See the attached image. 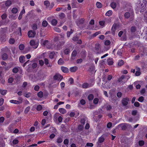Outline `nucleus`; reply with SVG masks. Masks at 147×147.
Here are the masks:
<instances>
[{"instance_id": "obj_1", "label": "nucleus", "mask_w": 147, "mask_h": 147, "mask_svg": "<svg viewBox=\"0 0 147 147\" xmlns=\"http://www.w3.org/2000/svg\"><path fill=\"white\" fill-rule=\"evenodd\" d=\"M129 78V76H127L123 75H122L118 78L117 83H120L122 85H123L127 81Z\"/></svg>"}, {"instance_id": "obj_2", "label": "nucleus", "mask_w": 147, "mask_h": 147, "mask_svg": "<svg viewBox=\"0 0 147 147\" xmlns=\"http://www.w3.org/2000/svg\"><path fill=\"white\" fill-rule=\"evenodd\" d=\"M71 47L70 45H67L65 46L64 49L63 51L65 55H67L69 54L72 50Z\"/></svg>"}, {"instance_id": "obj_3", "label": "nucleus", "mask_w": 147, "mask_h": 147, "mask_svg": "<svg viewBox=\"0 0 147 147\" xmlns=\"http://www.w3.org/2000/svg\"><path fill=\"white\" fill-rule=\"evenodd\" d=\"M63 76L60 74H56L53 77V79L55 80L61 81L63 79Z\"/></svg>"}, {"instance_id": "obj_4", "label": "nucleus", "mask_w": 147, "mask_h": 147, "mask_svg": "<svg viewBox=\"0 0 147 147\" xmlns=\"http://www.w3.org/2000/svg\"><path fill=\"white\" fill-rule=\"evenodd\" d=\"M36 32L32 30H30L28 32V35L29 38H34L36 35Z\"/></svg>"}, {"instance_id": "obj_5", "label": "nucleus", "mask_w": 147, "mask_h": 147, "mask_svg": "<svg viewBox=\"0 0 147 147\" xmlns=\"http://www.w3.org/2000/svg\"><path fill=\"white\" fill-rule=\"evenodd\" d=\"M30 45L34 49H36L38 46V44L36 43L35 41L31 40L30 42Z\"/></svg>"}, {"instance_id": "obj_6", "label": "nucleus", "mask_w": 147, "mask_h": 147, "mask_svg": "<svg viewBox=\"0 0 147 147\" xmlns=\"http://www.w3.org/2000/svg\"><path fill=\"white\" fill-rule=\"evenodd\" d=\"M129 98L128 97H126L123 98L122 100V103L123 106H125L128 104V101H129Z\"/></svg>"}, {"instance_id": "obj_7", "label": "nucleus", "mask_w": 147, "mask_h": 147, "mask_svg": "<svg viewBox=\"0 0 147 147\" xmlns=\"http://www.w3.org/2000/svg\"><path fill=\"white\" fill-rule=\"evenodd\" d=\"M61 71L64 73H67L69 72V69L68 68L64 67L61 66Z\"/></svg>"}, {"instance_id": "obj_8", "label": "nucleus", "mask_w": 147, "mask_h": 147, "mask_svg": "<svg viewBox=\"0 0 147 147\" xmlns=\"http://www.w3.org/2000/svg\"><path fill=\"white\" fill-rule=\"evenodd\" d=\"M84 129V125L81 124L79 125L77 127V132H81Z\"/></svg>"}, {"instance_id": "obj_9", "label": "nucleus", "mask_w": 147, "mask_h": 147, "mask_svg": "<svg viewBox=\"0 0 147 147\" xmlns=\"http://www.w3.org/2000/svg\"><path fill=\"white\" fill-rule=\"evenodd\" d=\"M78 69V67L76 66L71 67L69 69V70L71 72H75Z\"/></svg>"}, {"instance_id": "obj_10", "label": "nucleus", "mask_w": 147, "mask_h": 147, "mask_svg": "<svg viewBox=\"0 0 147 147\" xmlns=\"http://www.w3.org/2000/svg\"><path fill=\"white\" fill-rule=\"evenodd\" d=\"M25 57L24 56L21 55L20 57L19 60L21 63H23L25 61Z\"/></svg>"}, {"instance_id": "obj_11", "label": "nucleus", "mask_w": 147, "mask_h": 147, "mask_svg": "<svg viewBox=\"0 0 147 147\" xmlns=\"http://www.w3.org/2000/svg\"><path fill=\"white\" fill-rule=\"evenodd\" d=\"M9 102L11 103H13L15 104L18 105L20 103V102L16 100H9Z\"/></svg>"}, {"instance_id": "obj_12", "label": "nucleus", "mask_w": 147, "mask_h": 147, "mask_svg": "<svg viewBox=\"0 0 147 147\" xmlns=\"http://www.w3.org/2000/svg\"><path fill=\"white\" fill-rule=\"evenodd\" d=\"M105 140V138L102 136H101L100 137L98 140V143H102L104 142Z\"/></svg>"}, {"instance_id": "obj_13", "label": "nucleus", "mask_w": 147, "mask_h": 147, "mask_svg": "<svg viewBox=\"0 0 147 147\" xmlns=\"http://www.w3.org/2000/svg\"><path fill=\"white\" fill-rule=\"evenodd\" d=\"M12 4V2L11 0H8L5 1V5L7 7L10 6Z\"/></svg>"}, {"instance_id": "obj_14", "label": "nucleus", "mask_w": 147, "mask_h": 147, "mask_svg": "<svg viewBox=\"0 0 147 147\" xmlns=\"http://www.w3.org/2000/svg\"><path fill=\"white\" fill-rule=\"evenodd\" d=\"M2 58L3 60H5L8 58V55L6 53H4L2 55Z\"/></svg>"}, {"instance_id": "obj_15", "label": "nucleus", "mask_w": 147, "mask_h": 147, "mask_svg": "<svg viewBox=\"0 0 147 147\" xmlns=\"http://www.w3.org/2000/svg\"><path fill=\"white\" fill-rule=\"evenodd\" d=\"M89 87V84L87 83H84L82 85V88H87Z\"/></svg>"}, {"instance_id": "obj_16", "label": "nucleus", "mask_w": 147, "mask_h": 147, "mask_svg": "<svg viewBox=\"0 0 147 147\" xmlns=\"http://www.w3.org/2000/svg\"><path fill=\"white\" fill-rule=\"evenodd\" d=\"M63 141V138L62 137H59L57 139V143H61Z\"/></svg>"}, {"instance_id": "obj_17", "label": "nucleus", "mask_w": 147, "mask_h": 147, "mask_svg": "<svg viewBox=\"0 0 147 147\" xmlns=\"http://www.w3.org/2000/svg\"><path fill=\"white\" fill-rule=\"evenodd\" d=\"M112 11L111 10H109L107 11L105 14V15L108 16H110L112 15Z\"/></svg>"}, {"instance_id": "obj_18", "label": "nucleus", "mask_w": 147, "mask_h": 147, "mask_svg": "<svg viewBox=\"0 0 147 147\" xmlns=\"http://www.w3.org/2000/svg\"><path fill=\"white\" fill-rule=\"evenodd\" d=\"M74 30L71 29L70 31H67V36L68 38L69 37L71 34L73 33Z\"/></svg>"}, {"instance_id": "obj_19", "label": "nucleus", "mask_w": 147, "mask_h": 147, "mask_svg": "<svg viewBox=\"0 0 147 147\" xmlns=\"http://www.w3.org/2000/svg\"><path fill=\"white\" fill-rule=\"evenodd\" d=\"M111 7L113 9H115L117 7V4L116 3L113 2L110 4Z\"/></svg>"}, {"instance_id": "obj_20", "label": "nucleus", "mask_w": 147, "mask_h": 147, "mask_svg": "<svg viewBox=\"0 0 147 147\" xmlns=\"http://www.w3.org/2000/svg\"><path fill=\"white\" fill-rule=\"evenodd\" d=\"M44 4L46 6L47 8H49L50 6V3L48 1L46 0L44 1Z\"/></svg>"}, {"instance_id": "obj_21", "label": "nucleus", "mask_w": 147, "mask_h": 147, "mask_svg": "<svg viewBox=\"0 0 147 147\" xmlns=\"http://www.w3.org/2000/svg\"><path fill=\"white\" fill-rule=\"evenodd\" d=\"M59 112L62 114H65L66 112V110L63 108H59Z\"/></svg>"}, {"instance_id": "obj_22", "label": "nucleus", "mask_w": 147, "mask_h": 147, "mask_svg": "<svg viewBox=\"0 0 147 147\" xmlns=\"http://www.w3.org/2000/svg\"><path fill=\"white\" fill-rule=\"evenodd\" d=\"M94 98V95L92 94H89L88 97V99L89 101L92 100Z\"/></svg>"}, {"instance_id": "obj_23", "label": "nucleus", "mask_w": 147, "mask_h": 147, "mask_svg": "<svg viewBox=\"0 0 147 147\" xmlns=\"http://www.w3.org/2000/svg\"><path fill=\"white\" fill-rule=\"evenodd\" d=\"M55 55V53L53 51L50 52L49 55V58L51 59H53Z\"/></svg>"}, {"instance_id": "obj_24", "label": "nucleus", "mask_w": 147, "mask_h": 147, "mask_svg": "<svg viewBox=\"0 0 147 147\" xmlns=\"http://www.w3.org/2000/svg\"><path fill=\"white\" fill-rule=\"evenodd\" d=\"M100 47V45L99 44H96L95 49L96 51H99Z\"/></svg>"}, {"instance_id": "obj_25", "label": "nucleus", "mask_w": 147, "mask_h": 147, "mask_svg": "<svg viewBox=\"0 0 147 147\" xmlns=\"http://www.w3.org/2000/svg\"><path fill=\"white\" fill-rule=\"evenodd\" d=\"M58 63L59 65H62L64 63V62L63 60V59L60 58L58 61Z\"/></svg>"}, {"instance_id": "obj_26", "label": "nucleus", "mask_w": 147, "mask_h": 147, "mask_svg": "<svg viewBox=\"0 0 147 147\" xmlns=\"http://www.w3.org/2000/svg\"><path fill=\"white\" fill-rule=\"evenodd\" d=\"M18 9L16 7L13 8L11 10V12L13 13H16L18 12Z\"/></svg>"}, {"instance_id": "obj_27", "label": "nucleus", "mask_w": 147, "mask_h": 147, "mask_svg": "<svg viewBox=\"0 0 147 147\" xmlns=\"http://www.w3.org/2000/svg\"><path fill=\"white\" fill-rule=\"evenodd\" d=\"M57 23V20L55 19H53L51 21V24L53 26H56Z\"/></svg>"}, {"instance_id": "obj_28", "label": "nucleus", "mask_w": 147, "mask_h": 147, "mask_svg": "<svg viewBox=\"0 0 147 147\" xmlns=\"http://www.w3.org/2000/svg\"><path fill=\"white\" fill-rule=\"evenodd\" d=\"M124 63V62L122 59L119 60L118 61V65L119 66H121Z\"/></svg>"}, {"instance_id": "obj_29", "label": "nucleus", "mask_w": 147, "mask_h": 147, "mask_svg": "<svg viewBox=\"0 0 147 147\" xmlns=\"http://www.w3.org/2000/svg\"><path fill=\"white\" fill-rule=\"evenodd\" d=\"M77 55V51L76 50H74L72 52L71 54V57H75Z\"/></svg>"}, {"instance_id": "obj_30", "label": "nucleus", "mask_w": 147, "mask_h": 147, "mask_svg": "<svg viewBox=\"0 0 147 147\" xmlns=\"http://www.w3.org/2000/svg\"><path fill=\"white\" fill-rule=\"evenodd\" d=\"M37 96L39 97L40 98H42L43 96V92L41 91H40L38 93Z\"/></svg>"}, {"instance_id": "obj_31", "label": "nucleus", "mask_w": 147, "mask_h": 147, "mask_svg": "<svg viewBox=\"0 0 147 147\" xmlns=\"http://www.w3.org/2000/svg\"><path fill=\"white\" fill-rule=\"evenodd\" d=\"M86 121L85 118L83 117L81 118L80 121V122L82 124L81 125H84L85 124Z\"/></svg>"}, {"instance_id": "obj_32", "label": "nucleus", "mask_w": 147, "mask_h": 147, "mask_svg": "<svg viewBox=\"0 0 147 147\" xmlns=\"http://www.w3.org/2000/svg\"><path fill=\"white\" fill-rule=\"evenodd\" d=\"M48 25V23L46 20H44L42 23V25L44 27H46Z\"/></svg>"}, {"instance_id": "obj_33", "label": "nucleus", "mask_w": 147, "mask_h": 147, "mask_svg": "<svg viewBox=\"0 0 147 147\" xmlns=\"http://www.w3.org/2000/svg\"><path fill=\"white\" fill-rule=\"evenodd\" d=\"M96 5L97 7L98 8H100L102 7V5L101 3L98 2H96Z\"/></svg>"}, {"instance_id": "obj_34", "label": "nucleus", "mask_w": 147, "mask_h": 147, "mask_svg": "<svg viewBox=\"0 0 147 147\" xmlns=\"http://www.w3.org/2000/svg\"><path fill=\"white\" fill-rule=\"evenodd\" d=\"M144 141L143 140H140L138 142V144L139 146H142L144 144Z\"/></svg>"}, {"instance_id": "obj_35", "label": "nucleus", "mask_w": 147, "mask_h": 147, "mask_svg": "<svg viewBox=\"0 0 147 147\" xmlns=\"http://www.w3.org/2000/svg\"><path fill=\"white\" fill-rule=\"evenodd\" d=\"M7 92V91L5 90H1L0 93L3 95H5Z\"/></svg>"}, {"instance_id": "obj_36", "label": "nucleus", "mask_w": 147, "mask_h": 147, "mask_svg": "<svg viewBox=\"0 0 147 147\" xmlns=\"http://www.w3.org/2000/svg\"><path fill=\"white\" fill-rule=\"evenodd\" d=\"M107 63L109 65H113V61L112 59H108L107 60Z\"/></svg>"}, {"instance_id": "obj_37", "label": "nucleus", "mask_w": 147, "mask_h": 147, "mask_svg": "<svg viewBox=\"0 0 147 147\" xmlns=\"http://www.w3.org/2000/svg\"><path fill=\"white\" fill-rule=\"evenodd\" d=\"M130 14L129 13V12H126L125 13L124 15V17L126 19L128 18L130 16Z\"/></svg>"}, {"instance_id": "obj_38", "label": "nucleus", "mask_w": 147, "mask_h": 147, "mask_svg": "<svg viewBox=\"0 0 147 147\" xmlns=\"http://www.w3.org/2000/svg\"><path fill=\"white\" fill-rule=\"evenodd\" d=\"M38 28L37 25L36 24H34L32 27V29L33 31L36 30Z\"/></svg>"}, {"instance_id": "obj_39", "label": "nucleus", "mask_w": 147, "mask_h": 147, "mask_svg": "<svg viewBox=\"0 0 147 147\" xmlns=\"http://www.w3.org/2000/svg\"><path fill=\"white\" fill-rule=\"evenodd\" d=\"M19 71L18 68L17 67H14L12 71L14 73H17Z\"/></svg>"}, {"instance_id": "obj_40", "label": "nucleus", "mask_w": 147, "mask_h": 147, "mask_svg": "<svg viewBox=\"0 0 147 147\" xmlns=\"http://www.w3.org/2000/svg\"><path fill=\"white\" fill-rule=\"evenodd\" d=\"M117 26V24L114 23L112 26L111 30L113 31H115L116 28Z\"/></svg>"}, {"instance_id": "obj_41", "label": "nucleus", "mask_w": 147, "mask_h": 147, "mask_svg": "<svg viewBox=\"0 0 147 147\" xmlns=\"http://www.w3.org/2000/svg\"><path fill=\"white\" fill-rule=\"evenodd\" d=\"M85 20L84 18H81L78 21V23L80 24H83Z\"/></svg>"}, {"instance_id": "obj_42", "label": "nucleus", "mask_w": 147, "mask_h": 147, "mask_svg": "<svg viewBox=\"0 0 147 147\" xmlns=\"http://www.w3.org/2000/svg\"><path fill=\"white\" fill-rule=\"evenodd\" d=\"M105 108L107 111H110L112 109V107L110 105H106Z\"/></svg>"}, {"instance_id": "obj_43", "label": "nucleus", "mask_w": 147, "mask_h": 147, "mask_svg": "<svg viewBox=\"0 0 147 147\" xmlns=\"http://www.w3.org/2000/svg\"><path fill=\"white\" fill-rule=\"evenodd\" d=\"M7 14L5 13L3 14L1 16V18L3 20H5L7 17Z\"/></svg>"}, {"instance_id": "obj_44", "label": "nucleus", "mask_w": 147, "mask_h": 147, "mask_svg": "<svg viewBox=\"0 0 147 147\" xmlns=\"http://www.w3.org/2000/svg\"><path fill=\"white\" fill-rule=\"evenodd\" d=\"M111 42L109 40H105L104 42V44L105 45L108 46L110 45Z\"/></svg>"}, {"instance_id": "obj_45", "label": "nucleus", "mask_w": 147, "mask_h": 147, "mask_svg": "<svg viewBox=\"0 0 147 147\" xmlns=\"http://www.w3.org/2000/svg\"><path fill=\"white\" fill-rule=\"evenodd\" d=\"M30 110V106H28L25 109L24 112L25 113H27Z\"/></svg>"}, {"instance_id": "obj_46", "label": "nucleus", "mask_w": 147, "mask_h": 147, "mask_svg": "<svg viewBox=\"0 0 147 147\" xmlns=\"http://www.w3.org/2000/svg\"><path fill=\"white\" fill-rule=\"evenodd\" d=\"M136 28L135 26H132L130 29L131 32H135L136 30Z\"/></svg>"}, {"instance_id": "obj_47", "label": "nucleus", "mask_w": 147, "mask_h": 147, "mask_svg": "<svg viewBox=\"0 0 147 147\" xmlns=\"http://www.w3.org/2000/svg\"><path fill=\"white\" fill-rule=\"evenodd\" d=\"M24 45L22 44H20L19 46V48L20 50H23L24 48Z\"/></svg>"}, {"instance_id": "obj_48", "label": "nucleus", "mask_w": 147, "mask_h": 147, "mask_svg": "<svg viewBox=\"0 0 147 147\" xmlns=\"http://www.w3.org/2000/svg\"><path fill=\"white\" fill-rule=\"evenodd\" d=\"M144 100V97L143 96H141L139 97L138 99V100L139 102H142Z\"/></svg>"}, {"instance_id": "obj_49", "label": "nucleus", "mask_w": 147, "mask_h": 147, "mask_svg": "<svg viewBox=\"0 0 147 147\" xmlns=\"http://www.w3.org/2000/svg\"><path fill=\"white\" fill-rule=\"evenodd\" d=\"M99 100L98 98H96L93 100V103L95 104H97Z\"/></svg>"}, {"instance_id": "obj_50", "label": "nucleus", "mask_w": 147, "mask_h": 147, "mask_svg": "<svg viewBox=\"0 0 147 147\" xmlns=\"http://www.w3.org/2000/svg\"><path fill=\"white\" fill-rule=\"evenodd\" d=\"M42 109V106L41 105H38L36 107V110L38 111H41Z\"/></svg>"}, {"instance_id": "obj_51", "label": "nucleus", "mask_w": 147, "mask_h": 147, "mask_svg": "<svg viewBox=\"0 0 147 147\" xmlns=\"http://www.w3.org/2000/svg\"><path fill=\"white\" fill-rule=\"evenodd\" d=\"M79 38V37L78 36H76L73 37L72 40L74 42H76L78 40Z\"/></svg>"}, {"instance_id": "obj_52", "label": "nucleus", "mask_w": 147, "mask_h": 147, "mask_svg": "<svg viewBox=\"0 0 147 147\" xmlns=\"http://www.w3.org/2000/svg\"><path fill=\"white\" fill-rule=\"evenodd\" d=\"M13 78L12 77H9L8 80V82L9 83H11L13 81Z\"/></svg>"}, {"instance_id": "obj_53", "label": "nucleus", "mask_w": 147, "mask_h": 147, "mask_svg": "<svg viewBox=\"0 0 147 147\" xmlns=\"http://www.w3.org/2000/svg\"><path fill=\"white\" fill-rule=\"evenodd\" d=\"M99 24L101 26H104L105 22L104 21H101L99 22Z\"/></svg>"}, {"instance_id": "obj_54", "label": "nucleus", "mask_w": 147, "mask_h": 147, "mask_svg": "<svg viewBox=\"0 0 147 147\" xmlns=\"http://www.w3.org/2000/svg\"><path fill=\"white\" fill-rule=\"evenodd\" d=\"M122 93L120 92H118L117 94V96L119 98H121L122 96Z\"/></svg>"}, {"instance_id": "obj_55", "label": "nucleus", "mask_w": 147, "mask_h": 147, "mask_svg": "<svg viewBox=\"0 0 147 147\" xmlns=\"http://www.w3.org/2000/svg\"><path fill=\"white\" fill-rule=\"evenodd\" d=\"M69 82L70 84H73L74 83V79L73 78H71L69 80Z\"/></svg>"}, {"instance_id": "obj_56", "label": "nucleus", "mask_w": 147, "mask_h": 147, "mask_svg": "<svg viewBox=\"0 0 147 147\" xmlns=\"http://www.w3.org/2000/svg\"><path fill=\"white\" fill-rule=\"evenodd\" d=\"M9 43L11 44H12L14 43L15 42V40L14 38H10L9 40Z\"/></svg>"}, {"instance_id": "obj_57", "label": "nucleus", "mask_w": 147, "mask_h": 147, "mask_svg": "<svg viewBox=\"0 0 147 147\" xmlns=\"http://www.w3.org/2000/svg\"><path fill=\"white\" fill-rule=\"evenodd\" d=\"M54 30L57 32H61V30L59 28L57 27H54Z\"/></svg>"}, {"instance_id": "obj_58", "label": "nucleus", "mask_w": 147, "mask_h": 147, "mask_svg": "<svg viewBox=\"0 0 147 147\" xmlns=\"http://www.w3.org/2000/svg\"><path fill=\"white\" fill-rule=\"evenodd\" d=\"M100 33V31L96 32L95 33L93 34L92 35V36L93 37H95Z\"/></svg>"}, {"instance_id": "obj_59", "label": "nucleus", "mask_w": 147, "mask_h": 147, "mask_svg": "<svg viewBox=\"0 0 147 147\" xmlns=\"http://www.w3.org/2000/svg\"><path fill=\"white\" fill-rule=\"evenodd\" d=\"M19 142V141L17 139H14L13 140L12 143L13 144H18Z\"/></svg>"}, {"instance_id": "obj_60", "label": "nucleus", "mask_w": 147, "mask_h": 147, "mask_svg": "<svg viewBox=\"0 0 147 147\" xmlns=\"http://www.w3.org/2000/svg\"><path fill=\"white\" fill-rule=\"evenodd\" d=\"M86 146H87L92 147L93 146V144L92 143L88 142L86 143Z\"/></svg>"}, {"instance_id": "obj_61", "label": "nucleus", "mask_w": 147, "mask_h": 147, "mask_svg": "<svg viewBox=\"0 0 147 147\" xmlns=\"http://www.w3.org/2000/svg\"><path fill=\"white\" fill-rule=\"evenodd\" d=\"M24 7V6H23L22 9V10L20 13V14L22 15V16L23 14L25 13V11Z\"/></svg>"}, {"instance_id": "obj_62", "label": "nucleus", "mask_w": 147, "mask_h": 147, "mask_svg": "<svg viewBox=\"0 0 147 147\" xmlns=\"http://www.w3.org/2000/svg\"><path fill=\"white\" fill-rule=\"evenodd\" d=\"M59 16L61 18H64L65 17V15L64 13H61L59 15Z\"/></svg>"}, {"instance_id": "obj_63", "label": "nucleus", "mask_w": 147, "mask_h": 147, "mask_svg": "<svg viewBox=\"0 0 147 147\" xmlns=\"http://www.w3.org/2000/svg\"><path fill=\"white\" fill-rule=\"evenodd\" d=\"M134 106L136 107H139L140 105V103L138 102H136L134 103Z\"/></svg>"}, {"instance_id": "obj_64", "label": "nucleus", "mask_w": 147, "mask_h": 147, "mask_svg": "<svg viewBox=\"0 0 147 147\" xmlns=\"http://www.w3.org/2000/svg\"><path fill=\"white\" fill-rule=\"evenodd\" d=\"M69 140L67 139H66L64 140L63 143L65 145H67L69 144Z\"/></svg>"}]
</instances>
